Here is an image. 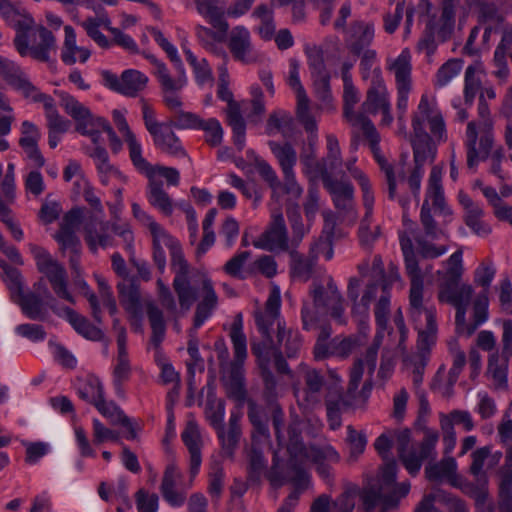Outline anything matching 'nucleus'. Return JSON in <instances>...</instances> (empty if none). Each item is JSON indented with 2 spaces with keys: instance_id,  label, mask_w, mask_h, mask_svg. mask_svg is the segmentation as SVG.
<instances>
[{
  "instance_id": "1",
  "label": "nucleus",
  "mask_w": 512,
  "mask_h": 512,
  "mask_svg": "<svg viewBox=\"0 0 512 512\" xmlns=\"http://www.w3.org/2000/svg\"><path fill=\"white\" fill-rule=\"evenodd\" d=\"M352 64H346L342 72L344 83V114L347 121L356 129L361 131L370 142L371 150L375 160L379 164L381 170L385 173L389 188V197L395 198L398 185L405 183L404 169L401 164L395 166L390 165L384 156L380 153L379 142L380 136L376 131L373 123L362 113H355L353 107L359 101V92L352 82L349 69ZM413 138L411 143L414 150L415 167L408 177L406 184L415 196L417 203L419 202V193L421 188V180L424 174L423 165L428 161H433L436 156V147L432 143L427 132L429 128L431 134L438 139L445 136V123L443 116L437 108L434 96L427 93L421 96L417 111L412 120Z\"/></svg>"
},
{
  "instance_id": "2",
  "label": "nucleus",
  "mask_w": 512,
  "mask_h": 512,
  "mask_svg": "<svg viewBox=\"0 0 512 512\" xmlns=\"http://www.w3.org/2000/svg\"><path fill=\"white\" fill-rule=\"evenodd\" d=\"M132 213L135 219L146 227L153 238V257L159 270L163 272L166 265L164 248L171 255V265L175 272L173 287L178 297L180 309L190 310L197 301L194 316V329L200 328L213 314L218 305V296L213 283L206 273L193 275L192 283L187 279L188 265L184 259L178 241L173 238L150 214L145 212L137 203H132Z\"/></svg>"
},
{
  "instance_id": "3",
  "label": "nucleus",
  "mask_w": 512,
  "mask_h": 512,
  "mask_svg": "<svg viewBox=\"0 0 512 512\" xmlns=\"http://www.w3.org/2000/svg\"><path fill=\"white\" fill-rule=\"evenodd\" d=\"M300 426V422H294L289 427L286 436L280 428L281 418L278 415L274 417V427L280 449L274 453V463L271 471L268 473V479L274 487L281 486L284 483V478L279 474L278 470L281 467L280 450L285 448L289 453L288 465L295 472L294 477L291 479L295 491L288 496L281 506L287 507L289 512L297 504L300 492L310 486V476L304 468L308 464L313 463L317 466L319 475L326 479L330 476L327 464L339 460L337 451L330 445H324L321 448L304 446L299 438Z\"/></svg>"
},
{
  "instance_id": "4",
  "label": "nucleus",
  "mask_w": 512,
  "mask_h": 512,
  "mask_svg": "<svg viewBox=\"0 0 512 512\" xmlns=\"http://www.w3.org/2000/svg\"><path fill=\"white\" fill-rule=\"evenodd\" d=\"M280 308L281 291L280 288L273 283L264 310L257 309L255 311V320L265 341L260 344H255L252 347L253 353L256 355L259 366L262 369L267 386L273 384L271 368H275L280 373L289 372L288 365L282 358L281 351L283 350L288 358H293L298 354L302 346L300 334L297 331L286 329L284 323L280 320L277 323L279 347L276 348L268 343L270 327L278 319Z\"/></svg>"
},
{
  "instance_id": "5",
  "label": "nucleus",
  "mask_w": 512,
  "mask_h": 512,
  "mask_svg": "<svg viewBox=\"0 0 512 512\" xmlns=\"http://www.w3.org/2000/svg\"><path fill=\"white\" fill-rule=\"evenodd\" d=\"M4 270V281L10 290L13 301L17 302L23 313L31 319H40L47 312V306L58 316L65 318L71 326L83 337L89 340H100L103 336L102 331L96 326L90 324L87 319L79 315L69 307H56L52 303L54 299L45 284L38 282L35 284V293H23V282L20 272L17 269L2 265Z\"/></svg>"
},
{
  "instance_id": "6",
  "label": "nucleus",
  "mask_w": 512,
  "mask_h": 512,
  "mask_svg": "<svg viewBox=\"0 0 512 512\" xmlns=\"http://www.w3.org/2000/svg\"><path fill=\"white\" fill-rule=\"evenodd\" d=\"M400 245L403 252L406 270L411 278L410 314L415 329L418 331V350H430L436 343L437 324L436 308L432 305L423 306V277L418 267V261L412 248V240L400 235Z\"/></svg>"
},
{
  "instance_id": "7",
  "label": "nucleus",
  "mask_w": 512,
  "mask_h": 512,
  "mask_svg": "<svg viewBox=\"0 0 512 512\" xmlns=\"http://www.w3.org/2000/svg\"><path fill=\"white\" fill-rule=\"evenodd\" d=\"M0 16L16 32L14 46L22 57L30 56L39 61H48L50 52L56 49V39L43 25L35 27L34 34L41 37L40 45L32 46L28 41V32L34 28L35 20L20 3L0 0Z\"/></svg>"
},
{
  "instance_id": "8",
  "label": "nucleus",
  "mask_w": 512,
  "mask_h": 512,
  "mask_svg": "<svg viewBox=\"0 0 512 512\" xmlns=\"http://www.w3.org/2000/svg\"><path fill=\"white\" fill-rule=\"evenodd\" d=\"M464 273L463 253L455 251L444 263L438 274V299L456 309V330L464 329L465 316L474 295V288L469 283H460Z\"/></svg>"
},
{
  "instance_id": "9",
  "label": "nucleus",
  "mask_w": 512,
  "mask_h": 512,
  "mask_svg": "<svg viewBox=\"0 0 512 512\" xmlns=\"http://www.w3.org/2000/svg\"><path fill=\"white\" fill-rule=\"evenodd\" d=\"M393 322L396 330L388 333V342L384 347L379 373L382 377H388L393 369L394 359L398 356H403L405 365L407 367H413V381L418 385L422 382V375L428 361L430 350H419V352L412 357L405 356L407 329L401 310L395 313Z\"/></svg>"
},
{
  "instance_id": "10",
  "label": "nucleus",
  "mask_w": 512,
  "mask_h": 512,
  "mask_svg": "<svg viewBox=\"0 0 512 512\" xmlns=\"http://www.w3.org/2000/svg\"><path fill=\"white\" fill-rule=\"evenodd\" d=\"M112 117L116 128L128 146L129 156L134 167L148 178L149 183H161L160 179L164 178L169 185H177L180 179L177 169L160 165L152 166L143 157L142 144L127 123L126 111L114 110Z\"/></svg>"
},
{
  "instance_id": "11",
  "label": "nucleus",
  "mask_w": 512,
  "mask_h": 512,
  "mask_svg": "<svg viewBox=\"0 0 512 512\" xmlns=\"http://www.w3.org/2000/svg\"><path fill=\"white\" fill-rule=\"evenodd\" d=\"M312 302L305 301L302 308V321L305 329H310L317 313L329 312L340 324L345 323L343 298L331 276L326 275L323 284H314L311 291Z\"/></svg>"
},
{
  "instance_id": "12",
  "label": "nucleus",
  "mask_w": 512,
  "mask_h": 512,
  "mask_svg": "<svg viewBox=\"0 0 512 512\" xmlns=\"http://www.w3.org/2000/svg\"><path fill=\"white\" fill-rule=\"evenodd\" d=\"M494 142L493 121L485 104H479V120L471 121L466 129L467 166L475 169L480 161L486 160Z\"/></svg>"
},
{
  "instance_id": "13",
  "label": "nucleus",
  "mask_w": 512,
  "mask_h": 512,
  "mask_svg": "<svg viewBox=\"0 0 512 512\" xmlns=\"http://www.w3.org/2000/svg\"><path fill=\"white\" fill-rule=\"evenodd\" d=\"M60 97L61 106L74 120L77 132L88 136L94 144L100 141L103 133H107L112 142L120 145L115 132L104 118L94 115L87 106L69 94L60 93Z\"/></svg>"
},
{
  "instance_id": "14",
  "label": "nucleus",
  "mask_w": 512,
  "mask_h": 512,
  "mask_svg": "<svg viewBox=\"0 0 512 512\" xmlns=\"http://www.w3.org/2000/svg\"><path fill=\"white\" fill-rule=\"evenodd\" d=\"M389 305L390 298L388 295H383L377 305L375 310V317L378 326V332L375 337L374 344L367 350L364 360H358L351 369L350 372V381H349V393L353 394L355 390H357L360 381L363 377L364 371L366 370L369 376L374 372L376 368L377 362V353L381 343L382 338L384 337V332L386 330L388 314H389Z\"/></svg>"
},
{
  "instance_id": "15",
  "label": "nucleus",
  "mask_w": 512,
  "mask_h": 512,
  "mask_svg": "<svg viewBox=\"0 0 512 512\" xmlns=\"http://www.w3.org/2000/svg\"><path fill=\"white\" fill-rule=\"evenodd\" d=\"M496 268L492 263H481L474 271V283L482 287V290L472 301L473 321L465 320L464 329H457L458 334L470 336L478 326L484 324L489 318V288L494 280Z\"/></svg>"
},
{
  "instance_id": "16",
  "label": "nucleus",
  "mask_w": 512,
  "mask_h": 512,
  "mask_svg": "<svg viewBox=\"0 0 512 512\" xmlns=\"http://www.w3.org/2000/svg\"><path fill=\"white\" fill-rule=\"evenodd\" d=\"M443 166L435 165L432 167L425 201L421 209V221L429 235L434 234V224L431 216V210L435 216L444 218L450 217L451 213L445 204L444 192L442 188Z\"/></svg>"
},
{
  "instance_id": "17",
  "label": "nucleus",
  "mask_w": 512,
  "mask_h": 512,
  "mask_svg": "<svg viewBox=\"0 0 512 512\" xmlns=\"http://www.w3.org/2000/svg\"><path fill=\"white\" fill-rule=\"evenodd\" d=\"M31 253L36 261L38 270L46 276L57 297L70 303H75V298L68 289L64 267L41 247L31 246Z\"/></svg>"
},
{
  "instance_id": "18",
  "label": "nucleus",
  "mask_w": 512,
  "mask_h": 512,
  "mask_svg": "<svg viewBox=\"0 0 512 512\" xmlns=\"http://www.w3.org/2000/svg\"><path fill=\"white\" fill-rule=\"evenodd\" d=\"M287 83L296 93L298 118L304 126L306 132L310 134V145H314L317 140V121L309 113L308 97L300 81V63L296 59H290L289 61Z\"/></svg>"
},
{
  "instance_id": "19",
  "label": "nucleus",
  "mask_w": 512,
  "mask_h": 512,
  "mask_svg": "<svg viewBox=\"0 0 512 512\" xmlns=\"http://www.w3.org/2000/svg\"><path fill=\"white\" fill-rule=\"evenodd\" d=\"M101 77L106 88L132 98L142 93L149 82L148 76L136 69H126L120 76L104 70L101 72Z\"/></svg>"
},
{
  "instance_id": "20",
  "label": "nucleus",
  "mask_w": 512,
  "mask_h": 512,
  "mask_svg": "<svg viewBox=\"0 0 512 512\" xmlns=\"http://www.w3.org/2000/svg\"><path fill=\"white\" fill-rule=\"evenodd\" d=\"M502 353L493 352L489 357L488 374L496 388L507 386L508 361L512 356V321L507 319L502 323Z\"/></svg>"
},
{
  "instance_id": "21",
  "label": "nucleus",
  "mask_w": 512,
  "mask_h": 512,
  "mask_svg": "<svg viewBox=\"0 0 512 512\" xmlns=\"http://www.w3.org/2000/svg\"><path fill=\"white\" fill-rule=\"evenodd\" d=\"M327 157L322 162L316 161L312 155H301L303 172L310 178L316 179L332 174L340 166V147L338 140L333 135L327 136Z\"/></svg>"
},
{
  "instance_id": "22",
  "label": "nucleus",
  "mask_w": 512,
  "mask_h": 512,
  "mask_svg": "<svg viewBox=\"0 0 512 512\" xmlns=\"http://www.w3.org/2000/svg\"><path fill=\"white\" fill-rule=\"evenodd\" d=\"M330 331L323 329L319 335L314 348V356L316 359H324L329 356L345 358L356 351L363 343V339L359 336L348 338H335L328 341Z\"/></svg>"
},
{
  "instance_id": "23",
  "label": "nucleus",
  "mask_w": 512,
  "mask_h": 512,
  "mask_svg": "<svg viewBox=\"0 0 512 512\" xmlns=\"http://www.w3.org/2000/svg\"><path fill=\"white\" fill-rule=\"evenodd\" d=\"M353 161H348L346 163L347 170L350 172L351 176L356 179L361 187L363 193V202L366 208V216L362 221L359 228V238L360 242L365 246H370L378 237L379 229L375 227L373 230H370L368 226V220L372 213L373 204H374V196L371 192L370 183L366 175L360 171L358 168L353 167Z\"/></svg>"
},
{
  "instance_id": "24",
  "label": "nucleus",
  "mask_w": 512,
  "mask_h": 512,
  "mask_svg": "<svg viewBox=\"0 0 512 512\" xmlns=\"http://www.w3.org/2000/svg\"><path fill=\"white\" fill-rule=\"evenodd\" d=\"M234 349L235 361L231 365H223V379L235 388H241V366L247 357V341L241 325L235 324L230 333Z\"/></svg>"
},
{
  "instance_id": "25",
  "label": "nucleus",
  "mask_w": 512,
  "mask_h": 512,
  "mask_svg": "<svg viewBox=\"0 0 512 512\" xmlns=\"http://www.w3.org/2000/svg\"><path fill=\"white\" fill-rule=\"evenodd\" d=\"M162 49L167 53L170 60L174 63L178 72V76L176 78H172L169 75L165 64L157 60L155 57L150 56L149 59L155 66L156 77L161 86H163L166 90H180L186 85L187 77L182 61L178 55L177 48L172 43H169Z\"/></svg>"
},
{
  "instance_id": "26",
  "label": "nucleus",
  "mask_w": 512,
  "mask_h": 512,
  "mask_svg": "<svg viewBox=\"0 0 512 512\" xmlns=\"http://www.w3.org/2000/svg\"><path fill=\"white\" fill-rule=\"evenodd\" d=\"M253 246L268 251H284L288 249L287 229L281 213H273L267 230L253 240Z\"/></svg>"
},
{
  "instance_id": "27",
  "label": "nucleus",
  "mask_w": 512,
  "mask_h": 512,
  "mask_svg": "<svg viewBox=\"0 0 512 512\" xmlns=\"http://www.w3.org/2000/svg\"><path fill=\"white\" fill-rule=\"evenodd\" d=\"M455 27V11L450 8H441V14L432 16L426 22L427 36L422 39L418 46L420 49H430L433 45V38L441 41L446 40L453 32Z\"/></svg>"
},
{
  "instance_id": "28",
  "label": "nucleus",
  "mask_w": 512,
  "mask_h": 512,
  "mask_svg": "<svg viewBox=\"0 0 512 512\" xmlns=\"http://www.w3.org/2000/svg\"><path fill=\"white\" fill-rule=\"evenodd\" d=\"M182 474L175 463H170L164 472L161 492L163 498L173 507L182 506L186 499V489H188L195 477L190 475L189 483L185 486L181 484Z\"/></svg>"
},
{
  "instance_id": "29",
  "label": "nucleus",
  "mask_w": 512,
  "mask_h": 512,
  "mask_svg": "<svg viewBox=\"0 0 512 512\" xmlns=\"http://www.w3.org/2000/svg\"><path fill=\"white\" fill-rule=\"evenodd\" d=\"M362 489L357 485L351 484L346 487L344 492L335 500L327 495L318 497L311 506L310 512H352L356 499H361Z\"/></svg>"
},
{
  "instance_id": "30",
  "label": "nucleus",
  "mask_w": 512,
  "mask_h": 512,
  "mask_svg": "<svg viewBox=\"0 0 512 512\" xmlns=\"http://www.w3.org/2000/svg\"><path fill=\"white\" fill-rule=\"evenodd\" d=\"M8 85H10L15 91L19 92L29 101L42 103L45 111V117L58 112L53 98L49 95L41 93L39 89L30 81L29 77L22 68L13 78H11V81L8 83Z\"/></svg>"
},
{
  "instance_id": "31",
  "label": "nucleus",
  "mask_w": 512,
  "mask_h": 512,
  "mask_svg": "<svg viewBox=\"0 0 512 512\" xmlns=\"http://www.w3.org/2000/svg\"><path fill=\"white\" fill-rule=\"evenodd\" d=\"M390 99L387 87L381 75L380 69L371 72L370 87L367 91V97L362 104L364 113L376 114L383 109L390 108Z\"/></svg>"
},
{
  "instance_id": "32",
  "label": "nucleus",
  "mask_w": 512,
  "mask_h": 512,
  "mask_svg": "<svg viewBox=\"0 0 512 512\" xmlns=\"http://www.w3.org/2000/svg\"><path fill=\"white\" fill-rule=\"evenodd\" d=\"M439 435L434 429H426L424 439L417 451H407L402 453V462L408 472L412 475L419 472L422 461L428 457L435 455V447L438 442Z\"/></svg>"
},
{
  "instance_id": "33",
  "label": "nucleus",
  "mask_w": 512,
  "mask_h": 512,
  "mask_svg": "<svg viewBox=\"0 0 512 512\" xmlns=\"http://www.w3.org/2000/svg\"><path fill=\"white\" fill-rule=\"evenodd\" d=\"M228 48L233 58L244 64L252 63L257 59L250 32L244 26H236L230 31Z\"/></svg>"
},
{
  "instance_id": "34",
  "label": "nucleus",
  "mask_w": 512,
  "mask_h": 512,
  "mask_svg": "<svg viewBox=\"0 0 512 512\" xmlns=\"http://www.w3.org/2000/svg\"><path fill=\"white\" fill-rule=\"evenodd\" d=\"M118 290L120 302L130 315L131 325L136 330H141L142 307L138 287L131 281L123 280L118 284Z\"/></svg>"
},
{
  "instance_id": "35",
  "label": "nucleus",
  "mask_w": 512,
  "mask_h": 512,
  "mask_svg": "<svg viewBox=\"0 0 512 512\" xmlns=\"http://www.w3.org/2000/svg\"><path fill=\"white\" fill-rule=\"evenodd\" d=\"M40 138L41 133L36 125L30 121L22 122L19 144L30 164L37 168H40L45 164V159L38 148Z\"/></svg>"
},
{
  "instance_id": "36",
  "label": "nucleus",
  "mask_w": 512,
  "mask_h": 512,
  "mask_svg": "<svg viewBox=\"0 0 512 512\" xmlns=\"http://www.w3.org/2000/svg\"><path fill=\"white\" fill-rule=\"evenodd\" d=\"M300 373L306 381V388L294 386V394L300 406L308 408L319 401V391L322 387V378L314 369L300 365Z\"/></svg>"
},
{
  "instance_id": "37",
  "label": "nucleus",
  "mask_w": 512,
  "mask_h": 512,
  "mask_svg": "<svg viewBox=\"0 0 512 512\" xmlns=\"http://www.w3.org/2000/svg\"><path fill=\"white\" fill-rule=\"evenodd\" d=\"M467 512L464 503L449 497L442 490H434L426 495L416 508L415 512Z\"/></svg>"
},
{
  "instance_id": "38",
  "label": "nucleus",
  "mask_w": 512,
  "mask_h": 512,
  "mask_svg": "<svg viewBox=\"0 0 512 512\" xmlns=\"http://www.w3.org/2000/svg\"><path fill=\"white\" fill-rule=\"evenodd\" d=\"M81 218V209H73L65 216L60 231L55 236L62 250H70L71 252L78 254L80 250V242L75 235V229L78 227Z\"/></svg>"
},
{
  "instance_id": "39",
  "label": "nucleus",
  "mask_w": 512,
  "mask_h": 512,
  "mask_svg": "<svg viewBox=\"0 0 512 512\" xmlns=\"http://www.w3.org/2000/svg\"><path fill=\"white\" fill-rule=\"evenodd\" d=\"M182 440L190 453V474L196 477L201 466V434L198 424L194 419H189L182 432Z\"/></svg>"
},
{
  "instance_id": "40",
  "label": "nucleus",
  "mask_w": 512,
  "mask_h": 512,
  "mask_svg": "<svg viewBox=\"0 0 512 512\" xmlns=\"http://www.w3.org/2000/svg\"><path fill=\"white\" fill-rule=\"evenodd\" d=\"M425 473L431 481H447L454 487L463 488L464 479L457 474V462L453 457H445L441 462L427 466Z\"/></svg>"
},
{
  "instance_id": "41",
  "label": "nucleus",
  "mask_w": 512,
  "mask_h": 512,
  "mask_svg": "<svg viewBox=\"0 0 512 512\" xmlns=\"http://www.w3.org/2000/svg\"><path fill=\"white\" fill-rule=\"evenodd\" d=\"M91 56V51L83 46L77 45L76 32L70 25L64 27V42L61 50V59L67 65L76 62L85 63Z\"/></svg>"
},
{
  "instance_id": "42",
  "label": "nucleus",
  "mask_w": 512,
  "mask_h": 512,
  "mask_svg": "<svg viewBox=\"0 0 512 512\" xmlns=\"http://www.w3.org/2000/svg\"><path fill=\"white\" fill-rule=\"evenodd\" d=\"M100 144L101 140L95 144L90 155L97 167L101 183L107 185L111 180L125 183L127 181L126 176L109 162L108 153Z\"/></svg>"
},
{
  "instance_id": "43",
  "label": "nucleus",
  "mask_w": 512,
  "mask_h": 512,
  "mask_svg": "<svg viewBox=\"0 0 512 512\" xmlns=\"http://www.w3.org/2000/svg\"><path fill=\"white\" fill-rule=\"evenodd\" d=\"M81 26L87 35L101 48H109L111 41L100 31L104 27L110 32L112 22L105 10L101 9L96 16L86 18L81 22Z\"/></svg>"
},
{
  "instance_id": "44",
  "label": "nucleus",
  "mask_w": 512,
  "mask_h": 512,
  "mask_svg": "<svg viewBox=\"0 0 512 512\" xmlns=\"http://www.w3.org/2000/svg\"><path fill=\"white\" fill-rule=\"evenodd\" d=\"M151 136L153 137L155 146L163 152L174 157H185L187 155L180 139L172 130L171 123H165Z\"/></svg>"
},
{
  "instance_id": "45",
  "label": "nucleus",
  "mask_w": 512,
  "mask_h": 512,
  "mask_svg": "<svg viewBox=\"0 0 512 512\" xmlns=\"http://www.w3.org/2000/svg\"><path fill=\"white\" fill-rule=\"evenodd\" d=\"M410 434V430L408 429L383 433L376 439L374 444L375 449L383 458H386L393 443H396L398 445L400 458L402 459V453H407Z\"/></svg>"
},
{
  "instance_id": "46",
  "label": "nucleus",
  "mask_w": 512,
  "mask_h": 512,
  "mask_svg": "<svg viewBox=\"0 0 512 512\" xmlns=\"http://www.w3.org/2000/svg\"><path fill=\"white\" fill-rule=\"evenodd\" d=\"M325 187L329 191L336 208L349 210L353 207V188L350 184L333 181L329 175L322 176Z\"/></svg>"
},
{
  "instance_id": "47",
  "label": "nucleus",
  "mask_w": 512,
  "mask_h": 512,
  "mask_svg": "<svg viewBox=\"0 0 512 512\" xmlns=\"http://www.w3.org/2000/svg\"><path fill=\"white\" fill-rule=\"evenodd\" d=\"M388 69L395 77L396 86L412 85L411 53L408 49H403L396 58L390 59Z\"/></svg>"
},
{
  "instance_id": "48",
  "label": "nucleus",
  "mask_w": 512,
  "mask_h": 512,
  "mask_svg": "<svg viewBox=\"0 0 512 512\" xmlns=\"http://www.w3.org/2000/svg\"><path fill=\"white\" fill-rule=\"evenodd\" d=\"M147 199L151 206L165 216L172 215L174 207L177 206L164 191L162 183H148Z\"/></svg>"
},
{
  "instance_id": "49",
  "label": "nucleus",
  "mask_w": 512,
  "mask_h": 512,
  "mask_svg": "<svg viewBox=\"0 0 512 512\" xmlns=\"http://www.w3.org/2000/svg\"><path fill=\"white\" fill-rule=\"evenodd\" d=\"M227 104V120L233 130L234 143L241 150L245 145L246 125L241 115L240 105L235 101Z\"/></svg>"
},
{
  "instance_id": "50",
  "label": "nucleus",
  "mask_w": 512,
  "mask_h": 512,
  "mask_svg": "<svg viewBox=\"0 0 512 512\" xmlns=\"http://www.w3.org/2000/svg\"><path fill=\"white\" fill-rule=\"evenodd\" d=\"M107 229L108 224L102 221L86 225L85 240L93 253L99 248H107L111 245V238L107 234Z\"/></svg>"
},
{
  "instance_id": "51",
  "label": "nucleus",
  "mask_w": 512,
  "mask_h": 512,
  "mask_svg": "<svg viewBox=\"0 0 512 512\" xmlns=\"http://www.w3.org/2000/svg\"><path fill=\"white\" fill-rule=\"evenodd\" d=\"M501 458L502 453L499 451L492 453L489 446L478 448L472 453L471 472L479 477L482 475L485 466L493 468L500 462Z\"/></svg>"
},
{
  "instance_id": "52",
  "label": "nucleus",
  "mask_w": 512,
  "mask_h": 512,
  "mask_svg": "<svg viewBox=\"0 0 512 512\" xmlns=\"http://www.w3.org/2000/svg\"><path fill=\"white\" fill-rule=\"evenodd\" d=\"M511 37L509 33H505L502 37L501 42L497 46L494 57H493V65L495 70L493 74L497 79L501 82H505L509 76V69L507 66L506 55L509 49V45L511 43Z\"/></svg>"
},
{
  "instance_id": "53",
  "label": "nucleus",
  "mask_w": 512,
  "mask_h": 512,
  "mask_svg": "<svg viewBox=\"0 0 512 512\" xmlns=\"http://www.w3.org/2000/svg\"><path fill=\"white\" fill-rule=\"evenodd\" d=\"M484 73L480 63L468 66L465 71L464 97L465 103L472 105L476 94L481 87V75Z\"/></svg>"
},
{
  "instance_id": "54",
  "label": "nucleus",
  "mask_w": 512,
  "mask_h": 512,
  "mask_svg": "<svg viewBox=\"0 0 512 512\" xmlns=\"http://www.w3.org/2000/svg\"><path fill=\"white\" fill-rule=\"evenodd\" d=\"M268 144L272 153L278 160L283 174L293 171L297 162V154L294 148L288 143L279 144L275 141H270Z\"/></svg>"
},
{
  "instance_id": "55",
  "label": "nucleus",
  "mask_w": 512,
  "mask_h": 512,
  "mask_svg": "<svg viewBox=\"0 0 512 512\" xmlns=\"http://www.w3.org/2000/svg\"><path fill=\"white\" fill-rule=\"evenodd\" d=\"M186 55V60L192 66L196 82L200 86L211 85L213 82V75L210 66L206 59L198 60L197 57L185 45L182 46Z\"/></svg>"
},
{
  "instance_id": "56",
  "label": "nucleus",
  "mask_w": 512,
  "mask_h": 512,
  "mask_svg": "<svg viewBox=\"0 0 512 512\" xmlns=\"http://www.w3.org/2000/svg\"><path fill=\"white\" fill-rule=\"evenodd\" d=\"M79 396L87 402L95 405L104 398L103 386L100 379L94 375H88L78 387Z\"/></svg>"
},
{
  "instance_id": "57",
  "label": "nucleus",
  "mask_w": 512,
  "mask_h": 512,
  "mask_svg": "<svg viewBox=\"0 0 512 512\" xmlns=\"http://www.w3.org/2000/svg\"><path fill=\"white\" fill-rule=\"evenodd\" d=\"M71 268L72 270L77 274V276L74 279V285L76 288L80 290L87 298L90 303L93 317L99 321L100 320V305L98 302V299L96 295L90 290L89 285L87 282L80 277V266L78 263V260L74 257L71 258Z\"/></svg>"
},
{
  "instance_id": "58",
  "label": "nucleus",
  "mask_w": 512,
  "mask_h": 512,
  "mask_svg": "<svg viewBox=\"0 0 512 512\" xmlns=\"http://www.w3.org/2000/svg\"><path fill=\"white\" fill-rule=\"evenodd\" d=\"M196 35L201 42V44L209 51L213 53L222 54L226 57V53L223 51L221 47H218L220 43H222L225 39L226 33L217 31H212L209 28L199 26L196 29Z\"/></svg>"
},
{
  "instance_id": "59",
  "label": "nucleus",
  "mask_w": 512,
  "mask_h": 512,
  "mask_svg": "<svg viewBox=\"0 0 512 512\" xmlns=\"http://www.w3.org/2000/svg\"><path fill=\"white\" fill-rule=\"evenodd\" d=\"M247 154L249 158L254 159V164L259 174L269 184V186L272 189L273 196H275L278 193V191L282 188V184L279 181L276 172L265 160L258 157L253 150H249Z\"/></svg>"
},
{
  "instance_id": "60",
  "label": "nucleus",
  "mask_w": 512,
  "mask_h": 512,
  "mask_svg": "<svg viewBox=\"0 0 512 512\" xmlns=\"http://www.w3.org/2000/svg\"><path fill=\"white\" fill-rule=\"evenodd\" d=\"M249 256L248 252H241L233 256L223 267L225 273L239 279L251 276V265H246Z\"/></svg>"
},
{
  "instance_id": "61",
  "label": "nucleus",
  "mask_w": 512,
  "mask_h": 512,
  "mask_svg": "<svg viewBox=\"0 0 512 512\" xmlns=\"http://www.w3.org/2000/svg\"><path fill=\"white\" fill-rule=\"evenodd\" d=\"M291 125V115L286 111L278 110L269 116L266 125V133L268 135H274L280 132L286 135L291 130Z\"/></svg>"
},
{
  "instance_id": "62",
  "label": "nucleus",
  "mask_w": 512,
  "mask_h": 512,
  "mask_svg": "<svg viewBox=\"0 0 512 512\" xmlns=\"http://www.w3.org/2000/svg\"><path fill=\"white\" fill-rule=\"evenodd\" d=\"M463 67V63L458 59H451L443 64L437 74L435 79V86L438 88H443L448 85L452 79L457 77L461 72Z\"/></svg>"
},
{
  "instance_id": "63",
  "label": "nucleus",
  "mask_w": 512,
  "mask_h": 512,
  "mask_svg": "<svg viewBox=\"0 0 512 512\" xmlns=\"http://www.w3.org/2000/svg\"><path fill=\"white\" fill-rule=\"evenodd\" d=\"M205 415L210 424L215 428H221L225 417V407L221 399L208 397Z\"/></svg>"
},
{
  "instance_id": "64",
  "label": "nucleus",
  "mask_w": 512,
  "mask_h": 512,
  "mask_svg": "<svg viewBox=\"0 0 512 512\" xmlns=\"http://www.w3.org/2000/svg\"><path fill=\"white\" fill-rule=\"evenodd\" d=\"M483 210L480 206L473 207L465 212V221L475 234L478 236H486L491 232L488 224L482 221Z\"/></svg>"
}]
</instances>
